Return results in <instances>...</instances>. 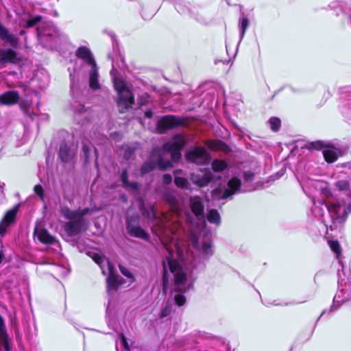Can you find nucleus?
Segmentation results:
<instances>
[{
    "label": "nucleus",
    "instance_id": "nucleus-50",
    "mask_svg": "<svg viewBox=\"0 0 351 351\" xmlns=\"http://www.w3.org/2000/svg\"><path fill=\"white\" fill-rule=\"evenodd\" d=\"M91 258L94 261V262L98 265H100L104 262V256H101L99 254L94 253Z\"/></svg>",
    "mask_w": 351,
    "mask_h": 351
},
{
    "label": "nucleus",
    "instance_id": "nucleus-59",
    "mask_svg": "<svg viewBox=\"0 0 351 351\" xmlns=\"http://www.w3.org/2000/svg\"><path fill=\"white\" fill-rule=\"evenodd\" d=\"M3 254L0 251V264L2 263L3 258Z\"/></svg>",
    "mask_w": 351,
    "mask_h": 351
},
{
    "label": "nucleus",
    "instance_id": "nucleus-41",
    "mask_svg": "<svg viewBox=\"0 0 351 351\" xmlns=\"http://www.w3.org/2000/svg\"><path fill=\"white\" fill-rule=\"evenodd\" d=\"M174 301L178 306H182L185 304L186 298L183 293H178L175 295Z\"/></svg>",
    "mask_w": 351,
    "mask_h": 351
},
{
    "label": "nucleus",
    "instance_id": "nucleus-39",
    "mask_svg": "<svg viewBox=\"0 0 351 351\" xmlns=\"http://www.w3.org/2000/svg\"><path fill=\"white\" fill-rule=\"evenodd\" d=\"M41 20H42L41 16H40V15L36 16L34 18H32V19L27 20L26 21V24H25V27L26 28H31V27H34V25H36L39 22H40Z\"/></svg>",
    "mask_w": 351,
    "mask_h": 351
},
{
    "label": "nucleus",
    "instance_id": "nucleus-15",
    "mask_svg": "<svg viewBox=\"0 0 351 351\" xmlns=\"http://www.w3.org/2000/svg\"><path fill=\"white\" fill-rule=\"evenodd\" d=\"M19 93L16 90H9L0 95V104L4 106H13L19 103Z\"/></svg>",
    "mask_w": 351,
    "mask_h": 351
},
{
    "label": "nucleus",
    "instance_id": "nucleus-38",
    "mask_svg": "<svg viewBox=\"0 0 351 351\" xmlns=\"http://www.w3.org/2000/svg\"><path fill=\"white\" fill-rule=\"evenodd\" d=\"M337 189L340 191H348L350 189V183L348 180H342L336 183Z\"/></svg>",
    "mask_w": 351,
    "mask_h": 351
},
{
    "label": "nucleus",
    "instance_id": "nucleus-44",
    "mask_svg": "<svg viewBox=\"0 0 351 351\" xmlns=\"http://www.w3.org/2000/svg\"><path fill=\"white\" fill-rule=\"evenodd\" d=\"M248 25H249L248 19L246 17H243L241 19V23H240V29H241V33L242 36H244Z\"/></svg>",
    "mask_w": 351,
    "mask_h": 351
},
{
    "label": "nucleus",
    "instance_id": "nucleus-31",
    "mask_svg": "<svg viewBox=\"0 0 351 351\" xmlns=\"http://www.w3.org/2000/svg\"><path fill=\"white\" fill-rule=\"evenodd\" d=\"M268 123L269 124L270 129L273 132H277L280 130V127H281V120L278 117H271L269 119Z\"/></svg>",
    "mask_w": 351,
    "mask_h": 351
},
{
    "label": "nucleus",
    "instance_id": "nucleus-57",
    "mask_svg": "<svg viewBox=\"0 0 351 351\" xmlns=\"http://www.w3.org/2000/svg\"><path fill=\"white\" fill-rule=\"evenodd\" d=\"M174 286H175L174 291L176 292L181 293L183 291L182 289L181 288L182 285H174Z\"/></svg>",
    "mask_w": 351,
    "mask_h": 351
},
{
    "label": "nucleus",
    "instance_id": "nucleus-62",
    "mask_svg": "<svg viewBox=\"0 0 351 351\" xmlns=\"http://www.w3.org/2000/svg\"><path fill=\"white\" fill-rule=\"evenodd\" d=\"M102 273H103V274H106L104 270H102Z\"/></svg>",
    "mask_w": 351,
    "mask_h": 351
},
{
    "label": "nucleus",
    "instance_id": "nucleus-51",
    "mask_svg": "<svg viewBox=\"0 0 351 351\" xmlns=\"http://www.w3.org/2000/svg\"><path fill=\"white\" fill-rule=\"evenodd\" d=\"M202 249L205 253L208 254L211 249V243L209 242H204L202 243Z\"/></svg>",
    "mask_w": 351,
    "mask_h": 351
},
{
    "label": "nucleus",
    "instance_id": "nucleus-18",
    "mask_svg": "<svg viewBox=\"0 0 351 351\" xmlns=\"http://www.w3.org/2000/svg\"><path fill=\"white\" fill-rule=\"evenodd\" d=\"M190 208L193 214L196 217H199L203 215L204 210V206L201 201L199 196H195L190 199Z\"/></svg>",
    "mask_w": 351,
    "mask_h": 351
},
{
    "label": "nucleus",
    "instance_id": "nucleus-26",
    "mask_svg": "<svg viewBox=\"0 0 351 351\" xmlns=\"http://www.w3.org/2000/svg\"><path fill=\"white\" fill-rule=\"evenodd\" d=\"M206 218L210 223L219 225L221 223V217L217 209L213 208L210 210L207 214Z\"/></svg>",
    "mask_w": 351,
    "mask_h": 351
},
{
    "label": "nucleus",
    "instance_id": "nucleus-23",
    "mask_svg": "<svg viewBox=\"0 0 351 351\" xmlns=\"http://www.w3.org/2000/svg\"><path fill=\"white\" fill-rule=\"evenodd\" d=\"M128 234L132 237L141 239L145 241H149L150 239L149 234L141 226L131 229L130 231L128 232Z\"/></svg>",
    "mask_w": 351,
    "mask_h": 351
},
{
    "label": "nucleus",
    "instance_id": "nucleus-56",
    "mask_svg": "<svg viewBox=\"0 0 351 351\" xmlns=\"http://www.w3.org/2000/svg\"><path fill=\"white\" fill-rule=\"evenodd\" d=\"M117 279L119 283V287L123 285L125 282V280L122 277L119 276V275H117Z\"/></svg>",
    "mask_w": 351,
    "mask_h": 351
},
{
    "label": "nucleus",
    "instance_id": "nucleus-55",
    "mask_svg": "<svg viewBox=\"0 0 351 351\" xmlns=\"http://www.w3.org/2000/svg\"><path fill=\"white\" fill-rule=\"evenodd\" d=\"M145 117L148 119L152 118L153 117V111L151 109L147 110L145 112Z\"/></svg>",
    "mask_w": 351,
    "mask_h": 351
},
{
    "label": "nucleus",
    "instance_id": "nucleus-43",
    "mask_svg": "<svg viewBox=\"0 0 351 351\" xmlns=\"http://www.w3.org/2000/svg\"><path fill=\"white\" fill-rule=\"evenodd\" d=\"M165 199L166 202L172 206H175L178 204V200L176 197L171 193L165 194Z\"/></svg>",
    "mask_w": 351,
    "mask_h": 351
},
{
    "label": "nucleus",
    "instance_id": "nucleus-17",
    "mask_svg": "<svg viewBox=\"0 0 351 351\" xmlns=\"http://www.w3.org/2000/svg\"><path fill=\"white\" fill-rule=\"evenodd\" d=\"M206 145L213 152H223L228 154L230 152L231 149L225 142L221 140H207L205 141Z\"/></svg>",
    "mask_w": 351,
    "mask_h": 351
},
{
    "label": "nucleus",
    "instance_id": "nucleus-19",
    "mask_svg": "<svg viewBox=\"0 0 351 351\" xmlns=\"http://www.w3.org/2000/svg\"><path fill=\"white\" fill-rule=\"evenodd\" d=\"M89 87L94 90L101 88L99 82V71L97 64L92 66L89 71Z\"/></svg>",
    "mask_w": 351,
    "mask_h": 351
},
{
    "label": "nucleus",
    "instance_id": "nucleus-20",
    "mask_svg": "<svg viewBox=\"0 0 351 351\" xmlns=\"http://www.w3.org/2000/svg\"><path fill=\"white\" fill-rule=\"evenodd\" d=\"M154 150H152L149 158L147 161L143 162V164L141 167V174L145 175L149 173V172L154 171L156 167V161H154L152 159L154 156Z\"/></svg>",
    "mask_w": 351,
    "mask_h": 351
},
{
    "label": "nucleus",
    "instance_id": "nucleus-61",
    "mask_svg": "<svg viewBox=\"0 0 351 351\" xmlns=\"http://www.w3.org/2000/svg\"><path fill=\"white\" fill-rule=\"evenodd\" d=\"M95 154L97 155V151L96 149H95ZM97 158V156H96V159Z\"/></svg>",
    "mask_w": 351,
    "mask_h": 351
},
{
    "label": "nucleus",
    "instance_id": "nucleus-30",
    "mask_svg": "<svg viewBox=\"0 0 351 351\" xmlns=\"http://www.w3.org/2000/svg\"><path fill=\"white\" fill-rule=\"evenodd\" d=\"M175 185L182 189H188L189 187V183L188 180L184 177L176 176L174 178Z\"/></svg>",
    "mask_w": 351,
    "mask_h": 351
},
{
    "label": "nucleus",
    "instance_id": "nucleus-16",
    "mask_svg": "<svg viewBox=\"0 0 351 351\" xmlns=\"http://www.w3.org/2000/svg\"><path fill=\"white\" fill-rule=\"evenodd\" d=\"M75 56L77 58L84 60L90 66L97 64L90 50L86 46L80 47L76 50Z\"/></svg>",
    "mask_w": 351,
    "mask_h": 351
},
{
    "label": "nucleus",
    "instance_id": "nucleus-24",
    "mask_svg": "<svg viewBox=\"0 0 351 351\" xmlns=\"http://www.w3.org/2000/svg\"><path fill=\"white\" fill-rule=\"evenodd\" d=\"M121 180L123 186L125 188H131L133 189H137L138 188V184L137 182H130L128 181V171L124 169L121 171Z\"/></svg>",
    "mask_w": 351,
    "mask_h": 351
},
{
    "label": "nucleus",
    "instance_id": "nucleus-34",
    "mask_svg": "<svg viewBox=\"0 0 351 351\" xmlns=\"http://www.w3.org/2000/svg\"><path fill=\"white\" fill-rule=\"evenodd\" d=\"M227 185L228 188L236 193L241 186V181L238 178L233 177L228 182Z\"/></svg>",
    "mask_w": 351,
    "mask_h": 351
},
{
    "label": "nucleus",
    "instance_id": "nucleus-32",
    "mask_svg": "<svg viewBox=\"0 0 351 351\" xmlns=\"http://www.w3.org/2000/svg\"><path fill=\"white\" fill-rule=\"evenodd\" d=\"M325 160L328 163H332L337 160L336 153L330 149H324L322 151Z\"/></svg>",
    "mask_w": 351,
    "mask_h": 351
},
{
    "label": "nucleus",
    "instance_id": "nucleus-40",
    "mask_svg": "<svg viewBox=\"0 0 351 351\" xmlns=\"http://www.w3.org/2000/svg\"><path fill=\"white\" fill-rule=\"evenodd\" d=\"M162 284H169V275L167 271V267L166 265V263L165 261L162 263Z\"/></svg>",
    "mask_w": 351,
    "mask_h": 351
},
{
    "label": "nucleus",
    "instance_id": "nucleus-14",
    "mask_svg": "<svg viewBox=\"0 0 351 351\" xmlns=\"http://www.w3.org/2000/svg\"><path fill=\"white\" fill-rule=\"evenodd\" d=\"M0 64L11 63L16 64L21 61V58L17 56V52L12 49H1Z\"/></svg>",
    "mask_w": 351,
    "mask_h": 351
},
{
    "label": "nucleus",
    "instance_id": "nucleus-11",
    "mask_svg": "<svg viewBox=\"0 0 351 351\" xmlns=\"http://www.w3.org/2000/svg\"><path fill=\"white\" fill-rule=\"evenodd\" d=\"M76 154L77 149L73 150L66 142L61 143L58 151V157L62 162L67 163L70 162L76 156Z\"/></svg>",
    "mask_w": 351,
    "mask_h": 351
},
{
    "label": "nucleus",
    "instance_id": "nucleus-9",
    "mask_svg": "<svg viewBox=\"0 0 351 351\" xmlns=\"http://www.w3.org/2000/svg\"><path fill=\"white\" fill-rule=\"evenodd\" d=\"M89 212V208L73 210L70 209L69 206H64L60 208V214L64 217V219L77 218L82 220L84 223H86V219L84 218V216L87 215Z\"/></svg>",
    "mask_w": 351,
    "mask_h": 351
},
{
    "label": "nucleus",
    "instance_id": "nucleus-33",
    "mask_svg": "<svg viewBox=\"0 0 351 351\" xmlns=\"http://www.w3.org/2000/svg\"><path fill=\"white\" fill-rule=\"evenodd\" d=\"M328 244L330 250L336 254L337 257H339L341 255V248L337 240H328Z\"/></svg>",
    "mask_w": 351,
    "mask_h": 351
},
{
    "label": "nucleus",
    "instance_id": "nucleus-52",
    "mask_svg": "<svg viewBox=\"0 0 351 351\" xmlns=\"http://www.w3.org/2000/svg\"><path fill=\"white\" fill-rule=\"evenodd\" d=\"M7 330L4 318L0 314V333Z\"/></svg>",
    "mask_w": 351,
    "mask_h": 351
},
{
    "label": "nucleus",
    "instance_id": "nucleus-4",
    "mask_svg": "<svg viewBox=\"0 0 351 351\" xmlns=\"http://www.w3.org/2000/svg\"><path fill=\"white\" fill-rule=\"evenodd\" d=\"M326 207L330 215L339 223L345 222L348 215L351 213V204L344 207L342 212V204L338 202H329Z\"/></svg>",
    "mask_w": 351,
    "mask_h": 351
},
{
    "label": "nucleus",
    "instance_id": "nucleus-47",
    "mask_svg": "<svg viewBox=\"0 0 351 351\" xmlns=\"http://www.w3.org/2000/svg\"><path fill=\"white\" fill-rule=\"evenodd\" d=\"M121 340V343H122V345H123V347L124 348V349L127 351H130V346L128 344V339L127 338L125 337V336L124 335L123 333H120L119 335Z\"/></svg>",
    "mask_w": 351,
    "mask_h": 351
},
{
    "label": "nucleus",
    "instance_id": "nucleus-22",
    "mask_svg": "<svg viewBox=\"0 0 351 351\" xmlns=\"http://www.w3.org/2000/svg\"><path fill=\"white\" fill-rule=\"evenodd\" d=\"M140 226V216L138 213L128 215L125 219V226L127 232L130 231L131 229Z\"/></svg>",
    "mask_w": 351,
    "mask_h": 351
},
{
    "label": "nucleus",
    "instance_id": "nucleus-54",
    "mask_svg": "<svg viewBox=\"0 0 351 351\" xmlns=\"http://www.w3.org/2000/svg\"><path fill=\"white\" fill-rule=\"evenodd\" d=\"M254 176V173H252L251 171H246L244 173V179L245 180H252Z\"/></svg>",
    "mask_w": 351,
    "mask_h": 351
},
{
    "label": "nucleus",
    "instance_id": "nucleus-58",
    "mask_svg": "<svg viewBox=\"0 0 351 351\" xmlns=\"http://www.w3.org/2000/svg\"><path fill=\"white\" fill-rule=\"evenodd\" d=\"M169 284H162V291L165 294H166L167 292V290L169 289Z\"/></svg>",
    "mask_w": 351,
    "mask_h": 351
},
{
    "label": "nucleus",
    "instance_id": "nucleus-6",
    "mask_svg": "<svg viewBox=\"0 0 351 351\" xmlns=\"http://www.w3.org/2000/svg\"><path fill=\"white\" fill-rule=\"evenodd\" d=\"M167 261L170 271L174 276V285H184L187 280V276L178 261L172 257H167Z\"/></svg>",
    "mask_w": 351,
    "mask_h": 351
},
{
    "label": "nucleus",
    "instance_id": "nucleus-45",
    "mask_svg": "<svg viewBox=\"0 0 351 351\" xmlns=\"http://www.w3.org/2000/svg\"><path fill=\"white\" fill-rule=\"evenodd\" d=\"M34 193L42 199L43 200L45 198V191L44 189L40 184H36L34 187Z\"/></svg>",
    "mask_w": 351,
    "mask_h": 351
},
{
    "label": "nucleus",
    "instance_id": "nucleus-21",
    "mask_svg": "<svg viewBox=\"0 0 351 351\" xmlns=\"http://www.w3.org/2000/svg\"><path fill=\"white\" fill-rule=\"evenodd\" d=\"M38 239L43 244L51 245L56 242V238L47 229H42L38 234Z\"/></svg>",
    "mask_w": 351,
    "mask_h": 351
},
{
    "label": "nucleus",
    "instance_id": "nucleus-49",
    "mask_svg": "<svg viewBox=\"0 0 351 351\" xmlns=\"http://www.w3.org/2000/svg\"><path fill=\"white\" fill-rule=\"evenodd\" d=\"M162 180L165 185H169L172 182V176L169 173H165L162 175Z\"/></svg>",
    "mask_w": 351,
    "mask_h": 351
},
{
    "label": "nucleus",
    "instance_id": "nucleus-5",
    "mask_svg": "<svg viewBox=\"0 0 351 351\" xmlns=\"http://www.w3.org/2000/svg\"><path fill=\"white\" fill-rule=\"evenodd\" d=\"M134 101V96L129 88L118 93L117 105L119 112L121 114L127 112L130 108H132Z\"/></svg>",
    "mask_w": 351,
    "mask_h": 351
},
{
    "label": "nucleus",
    "instance_id": "nucleus-13",
    "mask_svg": "<svg viewBox=\"0 0 351 351\" xmlns=\"http://www.w3.org/2000/svg\"><path fill=\"white\" fill-rule=\"evenodd\" d=\"M0 38L9 43L13 48L19 47V39L16 36L10 33L8 29L0 22Z\"/></svg>",
    "mask_w": 351,
    "mask_h": 351
},
{
    "label": "nucleus",
    "instance_id": "nucleus-46",
    "mask_svg": "<svg viewBox=\"0 0 351 351\" xmlns=\"http://www.w3.org/2000/svg\"><path fill=\"white\" fill-rule=\"evenodd\" d=\"M234 193H235V192L233 191V190L228 188L227 189H225V191H223L221 196H220L219 197H217V199H219V200L226 199L228 198L229 197L233 195Z\"/></svg>",
    "mask_w": 351,
    "mask_h": 351
},
{
    "label": "nucleus",
    "instance_id": "nucleus-3",
    "mask_svg": "<svg viewBox=\"0 0 351 351\" xmlns=\"http://www.w3.org/2000/svg\"><path fill=\"white\" fill-rule=\"evenodd\" d=\"M184 159L189 163L201 165L210 160V154L205 147L195 146L185 152Z\"/></svg>",
    "mask_w": 351,
    "mask_h": 351
},
{
    "label": "nucleus",
    "instance_id": "nucleus-27",
    "mask_svg": "<svg viewBox=\"0 0 351 351\" xmlns=\"http://www.w3.org/2000/svg\"><path fill=\"white\" fill-rule=\"evenodd\" d=\"M329 147V145L325 144L322 141L309 142L306 145V148L308 150H321L323 148Z\"/></svg>",
    "mask_w": 351,
    "mask_h": 351
},
{
    "label": "nucleus",
    "instance_id": "nucleus-36",
    "mask_svg": "<svg viewBox=\"0 0 351 351\" xmlns=\"http://www.w3.org/2000/svg\"><path fill=\"white\" fill-rule=\"evenodd\" d=\"M128 88L123 80L117 78L114 80V88L117 93L121 92Z\"/></svg>",
    "mask_w": 351,
    "mask_h": 351
},
{
    "label": "nucleus",
    "instance_id": "nucleus-42",
    "mask_svg": "<svg viewBox=\"0 0 351 351\" xmlns=\"http://www.w3.org/2000/svg\"><path fill=\"white\" fill-rule=\"evenodd\" d=\"M82 151L83 153V156L84 158V162L86 164L88 162V160H89V152H90L89 146L86 143H83L82 147Z\"/></svg>",
    "mask_w": 351,
    "mask_h": 351
},
{
    "label": "nucleus",
    "instance_id": "nucleus-35",
    "mask_svg": "<svg viewBox=\"0 0 351 351\" xmlns=\"http://www.w3.org/2000/svg\"><path fill=\"white\" fill-rule=\"evenodd\" d=\"M0 340L2 341L3 348L5 351H11V346L9 341V336L7 330L0 333Z\"/></svg>",
    "mask_w": 351,
    "mask_h": 351
},
{
    "label": "nucleus",
    "instance_id": "nucleus-25",
    "mask_svg": "<svg viewBox=\"0 0 351 351\" xmlns=\"http://www.w3.org/2000/svg\"><path fill=\"white\" fill-rule=\"evenodd\" d=\"M172 160H164L162 156H159L156 160V165L160 171H166L173 167Z\"/></svg>",
    "mask_w": 351,
    "mask_h": 351
},
{
    "label": "nucleus",
    "instance_id": "nucleus-37",
    "mask_svg": "<svg viewBox=\"0 0 351 351\" xmlns=\"http://www.w3.org/2000/svg\"><path fill=\"white\" fill-rule=\"evenodd\" d=\"M119 269L120 270V272L128 278H130L132 280V282H134L136 280L134 274L126 267L124 266L119 265Z\"/></svg>",
    "mask_w": 351,
    "mask_h": 351
},
{
    "label": "nucleus",
    "instance_id": "nucleus-2",
    "mask_svg": "<svg viewBox=\"0 0 351 351\" xmlns=\"http://www.w3.org/2000/svg\"><path fill=\"white\" fill-rule=\"evenodd\" d=\"M186 144L185 138L182 134H177L173 136L172 141H169L163 145V149L171 155L173 162L179 161L182 158L181 151Z\"/></svg>",
    "mask_w": 351,
    "mask_h": 351
},
{
    "label": "nucleus",
    "instance_id": "nucleus-10",
    "mask_svg": "<svg viewBox=\"0 0 351 351\" xmlns=\"http://www.w3.org/2000/svg\"><path fill=\"white\" fill-rule=\"evenodd\" d=\"M189 178L193 184L202 188L207 186L213 180L214 176L210 171H206L203 176L191 173Z\"/></svg>",
    "mask_w": 351,
    "mask_h": 351
},
{
    "label": "nucleus",
    "instance_id": "nucleus-12",
    "mask_svg": "<svg viewBox=\"0 0 351 351\" xmlns=\"http://www.w3.org/2000/svg\"><path fill=\"white\" fill-rule=\"evenodd\" d=\"M108 276L106 278V289L107 292L110 293L112 291L117 290L119 287V283L117 279V274L115 273L114 265L108 262Z\"/></svg>",
    "mask_w": 351,
    "mask_h": 351
},
{
    "label": "nucleus",
    "instance_id": "nucleus-29",
    "mask_svg": "<svg viewBox=\"0 0 351 351\" xmlns=\"http://www.w3.org/2000/svg\"><path fill=\"white\" fill-rule=\"evenodd\" d=\"M212 169L215 172H221L227 167V163L222 160L215 159L211 164Z\"/></svg>",
    "mask_w": 351,
    "mask_h": 351
},
{
    "label": "nucleus",
    "instance_id": "nucleus-60",
    "mask_svg": "<svg viewBox=\"0 0 351 351\" xmlns=\"http://www.w3.org/2000/svg\"><path fill=\"white\" fill-rule=\"evenodd\" d=\"M25 33H26L25 30H24V29H21V30L20 31V32H19V34H20V35H23V34H25Z\"/></svg>",
    "mask_w": 351,
    "mask_h": 351
},
{
    "label": "nucleus",
    "instance_id": "nucleus-28",
    "mask_svg": "<svg viewBox=\"0 0 351 351\" xmlns=\"http://www.w3.org/2000/svg\"><path fill=\"white\" fill-rule=\"evenodd\" d=\"M319 95H322V98L320 99L317 98V105L319 106H324L332 97L330 92L325 88L320 90Z\"/></svg>",
    "mask_w": 351,
    "mask_h": 351
},
{
    "label": "nucleus",
    "instance_id": "nucleus-53",
    "mask_svg": "<svg viewBox=\"0 0 351 351\" xmlns=\"http://www.w3.org/2000/svg\"><path fill=\"white\" fill-rule=\"evenodd\" d=\"M221 189H219V188L213 190L211 191L212 197L217 199V197H219L220 196H221L220 195L221 194Z\"/></svg>",
    "mask_w": 351,
    "mask_h": 351
},
{
    "label": "nucleus",
    "instance_id": "nucleus-7",
    "mask_svg": "<svg viewBox=\"0 0 351 351\" xmlns=\"http://www.w3.org/2000/svg\"><path fill=\"white\" fill-rule=\"evenodd\" d=\"M19 204L15 205L10 210H8L0 221V235L4 237L7 232V228L16 222L17 212L19 209Z\"/></svg>",
    "mask_w": 351,
    "mask_h": 351
},
{
    "label": "nucleus",
    "instance_id": "nucleus-1",
    "mask_svg": "<svg viewBox=\"0 0 351 351\" xmlns=\"http://www.w3.org/2000/svg\"><path fill=\"white\" fill-rule=\"evenodd\" d=\"M189 123V117L168 114L162 117L157 122L156 129L160 134L179 127H186Z\"/></svg>",
    "mask_w": 351,
    "mask_h": 351
},
{
    "label": "nucleus",
    "instance_id": "nucleus-8",
    "mask_svg": "<svg viewBox=\"0 0 351 351\" xmlns=\"http://www.w3.org/2000/svg\"><path fill=\"white\" fill-rule=\"evenodd\" d=\"M69 221L66 222L63 228L66 234L71 237L78 235L83 230L85 223L77 218L66 219Z\"/></svg>",
    "mask_w": 351,
    "mask_h": 351
},
{
    "label": "nucleus",
    "instance_id": "nucleus-48",
    "mask_svg": "<svg viewBox=\"0 0 351 351\" xmlns=\"http://www.w3.org/2000/svg\"><path fill=\"white\" fill-rule=\"evenodd\" d=\"M171 313V308L169 305H166L164 308H162L160 317L161 319L168 316Z\"/></svg>",
    "mask_w": 351,
    "mask_h": 351
}]
</instances>
